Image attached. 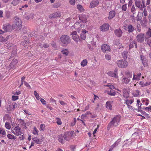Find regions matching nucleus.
I'll list each match as a JSON object with an SVG mask.
<instances>
[{
	"label": "nucleus",
	"instance_id": "f257e3e1",
	"mask_svg": "<svg viewBox=\"0 0 151 151\" xmlns=\"http://www.w3.org/2000/svg\"><path fill=\"white\" fill-rule=\"evenodd\" d=\"M120 119L121 116L120 115L116 116L113 118L112 121L108 125L107 127L108 130H109L111 127H112L114 126L117 127L119 125Z\"/></svg>",
	"mask_w": 151,
	"mask_h": 151
},
{
	"label": "nucleus",
	"instance_id": "f03ea898",
	"mask_svg": "<svg viewBox=\"0 0 151 151\" xmlns=\"http://www.w3.org/2000/svg\"><path fill=\"white\" fill-rule=\"evenodd\" d=\"M11 128V132L14 135L19 136L23 134L21 128L18 125L16 126H13Z\"/></svg>",
	"mask_w": 151,
	"mask_h": 151
},
{
	"label": "nucleus",
	"instance_id": "7ed1b4c3",
	"mask_svg": "<svg viewBox=\"0 0 151 151\" xmlns=\"http://www.w3.org/2000/svg\"><path fill=\"white\" fill-rule=\"evenodd\" d=\"M22 21L18 17H15L14 19L13 24H12L14 29H20L22 26Z\"/></svg>",
	"mask_w": 151,
	"mask_h": 151
},
{
	"label": "nucleus",
	"instance_id": "20e7f679",
	"mask_svg": "<svg viewBox=\"0 0 151 151\" xmlns=\"http://www.w3.org/2000/svg\"><path fill=\"white\" fill-rule=\"evenodd\" d=\"M60 40L62 44L63 45H67L70 42V37L67 35H62L60 38Z\"/></svg>",
	"mask_w": 151,
	"mask_h": 151
},
{
	"label": "nucleus",
	"instance_id": "39448f33",
	"mask_svg": "<svg viewBox=\"0 0 151 151\" xmlns=\"http://www.w3.org/2000/svg\"><path fill=\"white\" fill-rule=\"evenodd\" d=\"M116 64L118 67L121 68H125L128 65V62L125 60H121L117 61Z\"/></svg>",
	"mask_w": 151,
	"mask_h": 151
},
{
	"label": "nucleus",
	"instance_id": "423d86ee",
	"mask_svg": "<svg viewBox=\"0 0 151 151\" xmlns=\"http://www.w3.org/2000/svg\"><path fill=\"white\" fill-rule=\"evenodd\" d=\"M135 4L137 8L141 10H142L143 8L145 7V1L144 0H142V1L139 0L136 1Z\"/></svg>",
	"mask_w": 151,
	"mask_h": 151
},
{
	"label": "nucleus",
	"instance_id": "0eeeda50",
	"mask_svg": "<svg viewBox=\"0 0 151 151\" xmlns=\"http://www.w3.org/2000/svg\"><path fill=\"white\" fill-rule=\"evenodd\" d=\"M75 135L74 131H71L66 132L64 135L65 140L68 141Z\"/></svg>",
	"mask_w": 151,
	"mask_h": 151
},
{
	"label": "nucleus",
	"instance_id": "6e6552de",
	"mask_svg": "<svg viewBox=\"0 0 151 151\" xmlns=\"http://www.w3.org/2000/svg\"><path fill=\"white\" fill-rule=\"evenodd\" d=\"M2 29L6 32L12 31L14 29L13 26L9 23H6L3 26Z\"/></svg>",
	"mask_w": 151,
	"mask_h": 151
},
{
	"label": "nucleus",
	"instance_id": "1a4fd4ad",
	"mask_svg": "<svg viewBox=\"0 0 151 151\" xmlns=\"http://www.w3.org/2000/svg\"><path fill=\"white\" fill-rule=\"evenodd\" d=\"M108 75L110 76L114 77L115 78H118L119 77L118 75V69L115 68L114 72L110 71L107 73Z\"/></svg>",
	"mask_w": 151,
	"mask_h": 151
},
{
	"label": "nucleus",
	"instance_id": "9d476101",
	"mask_svg": "<svg viewBox=\"0 0 151 151\" xmlns=\"http://www.w3.org/2000/svg\"><path fill=\"white\" fill-rule=\"evenodd\" d=\"M137 41L139 42H143L144 40V34L140 33L136 37Z\"/></svg>",
	"mask_w": 151,
	"mask_h": 151
},
{
	"label": "nucleus",
	"instance_id": "9b49d317",
	"mask_svg": "<svg viewBox=\"0 0 151 151\" xmlns=\"http://www.w3.org/2000/svg\"><path fill=\"white\" fill-rule=\"evenodd\" d=\"M73 39L75 41L78 42L80 39L79 36L77 35L76 31H74L71 33Z\"/></svg>",
	"mask_w": 151,
	"mask_h": 151
},
{
	"label": "nucleus",
	"instance_id": "f8f14e48",
	"mask_svg": "<svg viewBox=\"0 0 151 151\" xmlns=\"http://www.w3.org/2000/svg\"><path fill=\"white\" fill-rule=\"evenodd\" d=\"M109 25L108 24H104L101 26L100 27L101 31H106L109 29Z\"/></svg>",
	"mask_w": 151,
	"mask_h": 151
},
{
	"label": "nucleus",
	"instance_id": "ddd939ff",
	"mask_svg": "<svg viewBox=\"0 0 151 151\" xmlns=\"http://www.w3.org/2000/svg\"><path fill=\"white\" fill-rule=\"evenodd\" d=\"M99 4V2L98 0L92 1L90 3L89 7L91 8H93L97 6Z\"/></svg>",
	"mask_w": 151,
	"mask_h": 151
},
{
	"label": "nucleus",
	"instance_id": "4468645a",
	"mask_svg": "<svg viewBox=\"0 0 151 151\" xmlns=\"http://www.w3.org/2000/svg\"><path fill=\"white\" fill-rule=\"evenodd\" d=\"M79 20L83 23H85L87 22V17L84 14L80 15L79 16Z\"/></svg>",
	"mask_w": 151,
	"mask_h": 151
},
{
	"label": "nucleus",
	"instance_id": "2eb2a0df",
	"mask_svg": "<svg viewBox=\"0 0 151 151\" xmlns=\"http://www.w3.org/2000/svg\"><path fill=\"white\" fill-rule=\"evenodd\" d=\"M101 50L104 52H105L107 51H110V47L107 44H104L101 46Z\"/></svg>",
	"mask_w": 151,
	"mask_h": 151
},
{
	"label": "nucleus",
	"instance_id": "dca6fc26",
	"mask_svg": "<svg viewBox=\"0 0 151 151\" xmlns=\"http://www.w3.org/2000/svg\"><path fill=\"white\" fill-rule=\"evenodd\" d=\"M121 141V138L119 139L116 141L111 146V148L109 150V151H112L113 149L118 146L119 142Z\"/></svg>",
	"mask_w": 151,
	"mask_h": 151
},
{
	"label": "nucleus",
	"instance_id": "f3484780",
	"mask_svg": "<svg viewBox=\"0 0 151 151\" xmlns=\"http://www.w3.org/2000/svg\"><path fill=\"white\" fill-rule=\"evenodd\" d=\"M148 21L146 17H144L143 19L140 22V24L142 27H145L147 24Z\"/></svg>",
	"mask_w": 151,
	"mask_h": 151
},
{
	"label": "nucleus",
	"instance_id": "a211bd4d",
	"mask_svg": "<svg viewBox=\"0 0 151 151\" xmlns=\"http://www.w3.org/2000/svg\"><path fill=\"white\" fill-rule=\"evenodd\" d=\"M141 60L142 61V63L143 65L145 67H147V60L146 58L143 55H141L140 56Z\"/></svg>",
	"mask_w": 151,
	"mask_h": 151
},
{
	"label": "nucleus",
	"instance_id": "6ab92c4d",
	"mask_svg": "<svg viewBox=\"0 0 151 151\" xmlns=\"http://www.w3.org/2000/svg\"><path fill=\"white\" fill-rule=\"evenodd\" d=\"M113 103V101H107L106 102V108L108 110H112V104Z\"/></svg>",
	"mask_w": 151,
	"mask_h": 151
},
{
	"label": "nucleus",
	"instance_id": "aec40b11",
	"mask_svg": "<svg viewBox=\"0 0 151 151\" xmlns=\"http://www.w3.org/2000/svg\"><path fill=\"white\" fill-rule=\"evenodd\" d=\"M60 15L61 14L60 12H58L49 15V17L50 18H54L56 17H60Z\"/></svg>",
	"mask_w": 151,
	"mask_h": 151
},
{
	"label": "nucleus",
	"instance_id": "412c9836",
	"mask_svg": "<svg viewBox=\"0 0 151 151\" xmlns=\"http://www.w3.org/2000/svg\"><path fill=\"white\" fill-rule=\"evenodd\" d=\"M115 12L114 10L111 11L109 13L108 18L109 19H111L113 18L115 16Z\"/></svg>",
	"mask_w": 151,
	"mask_h": 151
},
{
	"label": "nucleus",
	"instance_id": "4be33fe9",
	"mask_svg": "<svg viewBox=\"0 0 151 151\" xmlns=\"http://www.w3.org/2000/svg\"><path fill=\"white\" fill-rule=\"evenodd\" d=\"M122 82L126 84H127L129 83L130 81V79L129 77H122Z\"/></svg>",
	"mask_w": 151,
	"mask_h": 151
},
{
	"label": "nucleus",
	"instance_id": "5701e85b",
	"mask_svg": "<svg viewBox=\"0 0 151 151\" xmlns=\"http://www.w3.org/2000/svg\"><path fill=\"white\" fill-rule=\"evenodd\" d=\"M114 33L117 37H120L122 35V32L120 29H118L115 30Z\"/></svg>",
	"mask_w": 151,
	"mask_h": 151
},
{
	"label": "nucleus",
	"instance_id": "b1692460",
	"mask_svg": "<svg viewBox=\"0 0 151 151\" xmlns=\"http://www.w3.org/2000/svg\"><path fill=\"white\" fill-rule=\"evenodd\" d=\"M141 74L140 73H137V75H133V77L132 79L133 80L139 81L140 80V77L141 76Z\"/></svg>",
	"mask_w": 151,
	"mask_h": 151
},
{
	"label": "nucleus",
	"instance_id": "393cba45",
	"mask_svg": "<svg viewBox=\"0 0 151 151\" xmlns=\"http://www.w3.org/2000/svg\"><path fill=\"white\" fill-rule=\"evenodd\" d=\"M88 32L85 29H83L82 32L80 34V37L81 39L83 40L85 39L86 38V33Z\"/></svg>",
	"mask_w": 151,
	"mask_h": 151
},
{
	"label": "nucleus",
	"instance_id": "a878e982",
	"mask_svg": "<svg viewBox=\"0 0 151 151\" xmlns=\"http://www.w3.org/2000/svg\"><path fill=\"white\" fill-rule=\"evenodd\" d=\"M134 46H135L136 48H137V46L136 42L135 41H130L129 44V49H130L133 47Z\"/></svg>",
	"mask_w": 151,
	"mask_h": 151
},
{
	"label": "nucleus",
	"instance_id": "bb28decb",
	"mask_svg": "<svg viewBox=\"0 0 151 151\" xmlns=\"http://www.w3.org/2000/svg\"><path fill=\"white\" fill-rule=\"evenodd\" d=\"M123 95L124 98L127 99L129 96V93L126 89H124L123 90Z\"/></svg>",
	"mask_w": 151,
	"mask_h": 151
},
{
	"label": "nucleus",
	"instance_id": "cd10ccee",
	"mask_svg": "<svg viewBox=\"0 0 151 151\" xmlns=\"http://www.w3.org/2000/svg\"><path fill=\"white\" fill-rule=\"evenodd\" d=\"M18 63V60L16 59H14L11 62L10 66L11 68H14Z\"/></svg>",
	"mask_w": 151,
	"mask_h": 151
},
{
	"label": "nucleus",
	"instance_id": "c85d7f7f",
	"mask_svg": "<svg viewBox=\"0 0 151 151\" xmlns=\"http://www.w3.org/2000/svg\"><path fill=\"white\" fill-rule=\"evenodd\" d=\"M145 41L147 44L149 45L150 47L151 50V39L150 38L145 37Z\"/></svg>",
	"mask_w": 151,
	"mask_h": 151
},
{
	"label": "nucleus",
	"instance_id": "c756f323",
	"mask_svg": "<svg viewBox=\"0 0 151 151\" xmlns=\"http://www.w3.org/2000/svg\"><path fill=\"white\" fill-rule=\"evenodd\" d=\"M151 37V28H149L147 31L146 33L145 37Z\"/></svg>",
	"mask_w": 151,
	"mask_h": 151
},
{
	"label": "nucleus",
	"instance_id": "7c9ffc66",
	"mask_svg": "<svg viewBox=\"0 0 151 151\" xmlns=\"http://www.w3.org/2000/svg\"><path fill=\"white\" fill-rule=\"evenodd\" d=\"M127 29L129 33L132 32L134 31V27L131 24H129L128 25Z\"/></svg>",
	"mask_w": 151,
	"mask_h": 151
},
{
	"label": "nucleus",
	"instance_id": "2f4dec72",
	"mask_svg": "<svg viewBox=\"0 0 151 151\" xmlns=\"http://www.w3.org/2000/svg\"><path fill=\"white\" fill-rule=\"evenodd\" d=\"M132 95L134 97H138L140 95V93L138 90H136L133 92Z\"/></svg>",
	"mask_w": 151,
	"mask_h": 151
},
{
	"label": "nucleus",
	"instance_id": "473e14b6",
	"mask_svg": "<svg viewBox=\"0 0 151 151\" xmlns=\"http://www.w3.org/2000/svg\"><path fill=\"white\" fill-rule=\"evenodd\" d=\"M29 41L28 40V38L26 37L24 38V41L22 42V44L23 45H24L25 47L26 45H27V44H29Z\"/></svg>",
	"mask_w": 151,
	"mask_h": 151
},
{
	"label": "nucleus",
	"instance_id": "72a5a7b5",
	"mask_svg": "<svg viewBox=\"0 0 151 151\" xmlns=\"http://www.w3.org/2000/svg\"><path fill=\"white\" fill-rule=\"evenodd\" d=\"M32 140L33 141L37 144H40L41 143V141H40V139L37 137H34L32 138Z\"/></svg>",
	"mask_w": 151,
	"mask_h": 151
},
{
	"label": "nucleus",
	"instance_id": "f704fd0d",
	"mask_svg": "<svg viewBox=\"0 0 151 151\" xmlns=\"http://www.w3.org/2000/svg\"><path fill=\"white\" fill-rule=\"evenodd\" d=\"M125 75L128 76L129 78H132V72H130L129 70H127L125 72Z\"/></svg>",
	"mask_w": 151,
	"mask_h": 151
},
{
	"label": "nucleus",
	"instance_id": "c9c22d12",
	"mask_svg": "<svg viewBox=\"0 0 151 151\" xmlns=\"http://www.w3.org/2000/svg\"><path fill=\"white\" fill-rule=\"evenodd\" d=\"M18 122L19 123V124L22 126H24V128H25L26 127V123L24 122V121L22 119H19L18 121Z\"/></svg>",
	"mask_w": 151,
	"mask_h": 151
},
{
	"label": "nucleus",
	"instance_id": "e433bc0d",
	"mask_svg": "<svg viewBox=\"0 0 151 151\" xmlns=\"http://www.w3.org/2000/svg\"><path fill=\"white\" fill-rule=\"evenodd\" d=\"M77 9H78V10L81 12H83L84 11V9L83 6L80 4H78L77 5Z\"/></svg>",
	"mask_w": 151,
	"mask_h": 151
},
{
	"label": "nucleus",
	"instance_id": "4c0bfd02",
	"mask_svg": "<svg viewBox=\"0 0 151 151\" xmlns=\"http://www.w3.org/2000/svg\"><path fill=\"white\" fill-rule=\"evenodd\" d=\"M88 61L86 59H84L81 62V65L82 67H84L87 65Z\"/></svg>",
	"mask_w": 151,
	"mask_h": 151
},
{
	"label": "nucleus",
	"instance_id": "58836bf2",
	"mask_svg": "<svg viewBox=\"0 0 151 151\" xmlns=\"http://www.w3.org/2000/svg\"><path fill=\"white\" fill-rule=\"evenodd\" d=\"M64 138V136L62 134H60L58 136V140L59 142L62 143L63 142V138Z\"/></svg>",
	"mask_w": 151,
	"mask_h": 151
},
{
	"label": "nucleus",
	"instance_id": "ea45409f",
	"mask_svg": "<svg viewBox=\"0 0 151 151\" xmlns=\"http://www.w3.org/2000/svg\"><path fill=\"white\" fill-rule=\"evenodd\" d=\"M85 26V25L84 24H81L80 26L77 28V31L79 32L80 31L82 30L83 29H82V28H84Z\"/></svg>",
	"mask_w": 151,
	"mask_h": 151
},
{
	"label": "nucleus",
	"instance_id": "a19ab883",
	"mask_svg": "<svg viewBox=\"0 0 151 151\" xmlns=\"http://www.w3.org/2000/svg\"><path fill=\"white\" fill-rule=\"evenodd\" d=\"M32 133L35 135H38L39 134V131L37 129L36 127L33 128V130Z\"/></svg>",
	"mask_w": 151,
	"mask_h": 151
},
{
	"label": "nucleus",
	"instance_id": "79ce46f5",
	"mask_svg": "<svg viewBox=\"0 0 151 151\" xmlns=\"http://www.w3.org/2000/svg\"><path fill=\"white\" fill-rule=\"evenodd\" d=\"M124 101H125V103H125L127 105H128V104H131L133 102V101L132 99H124Z\"/></svg>",
	"mask_w": 151,
	"mask_h": 151
},
{
	"label": "nucleus",
	"instance_id": "37998d69",
	"mask_svg": "<svg viewBox=\"0 0 151 151\" xmlns=\"http://www.w3.org/2000/svg\"><path fill=\"white\" fill-rule=\"evenodd\" d=\"M128 54V52L127 51H124L122 53V57L126 59L127 58Z\"/></svg>",
	"mask_w": 151,
	"mask_h": 151
},
{
	"label": "nucleus",
	"instance_id": "c03bdc74",
	"mask_svg": "<svg viewBox=\"0 0 151 151\" xmlns=\"http://www.w3.org/2000/svg\"><path fill=\"white\" fill-rule=\"evenodd\" d=\"M21 0H14L12 2V4L14 6L17 5Z\"/></svg>",
	"mask_w": 151,
	"mask_h": 151
},
{
	"label": "nucleus",
	"instance_id": "a18cd8bd",
	"mask_svg": "<svg viewBox=\"0 0 151 151\" xmlns=\"http://www.w3.org/2000/svg\"><path fill=\"white\" fill-rule=\"evenodd\" d=\"M61 5V4L59 2H57L52 5V7L53 8H56L60 7Z\"/></svg>",
	"mask_w": 151,
	"mask_h": 151
},
{
	"label": "nucleus",
	"instance_id": "49530a36",
	"mask_svg": "<svg viewBox=\"0 0 151 151\" xmlns=\"http://www.w3.org/2000/svg\"><path fill=\"white\" fill-rule=\"evenodd\" d=\"M56 122L58 125H60L62 124V122L61 121V119L58 118L57 117L56 118Z\"/></svg>",
	"mask_w": 151,
	"mask_h": 151
},
{
	"label": "nucleus",
	"instance_id": "de8ad7c7",
	"mask_svg": "<svg viewBox=\"0 0 151 151\" xmlns=\"http://www.w3.org/2000/svg\"><path fill=\"white\" fill-rule=\"evenodd\" d=\"M34 17V14L32 13H31L29 14L28 16H27L26 18L27 19H32Z\"/></svg>",
	"mask_w": 151,
	"mask_h": 151
},
{
	"label": "nucleus",
	"instance_id": "09e8293b",
	"mask_svg": "<svg viewBox=\"0 0 151 151\" xmlns=\"http://www.w3.org/2000/svg\"><path fill=\"white\" fill-rule=\"evenodd\" d=\"M7 137L9 139H16L14 135L11 134H9L7 135Z\"/></svg>",
	"mask_w": 151,
	"mask_h": 151
},
{
	"label": "nucleus",
	"instance_id": "8fccbe9b",
	"mask_svg": "<svg viewBox=\"0 0 151 151\" xmlns=\"http://www.w3.org/2000/svg\"><path fill=\"white\" fill-rule=\"evenodd\" d=\"M34 95L36 97V99L37 100H39L40 99V98L39 96V94L37 93L36 91H34Z\"/></svg>",
	"mask_w": 151,
	"mask_h": 151
},
{
	"label": "nucleus",
	"instance_id": "3c124183",
	"mask_svg": "<svg viewBox=\"0 0 151 151\" xmlns=\"http://www.w3.org/2000/svg\"><path fill=\"white\" fill-rule=\"evenodd\" d=\"M5 127L8 129H9L11 128V126L9 123L6 122L5 124Z\"/></svg>",
	"mask_w": 151,
	"mask_h": 151
},
{
	"label": "nucleus",
	"instance_id": "603ef678",
	"mask_svg": "<svg viewBox=\"0 0 151 151\" xmlns=\"http://www.w3.org/2000/svg\"><path fill=\"white\" fill-rule=\"evenodd\" d=\"M140 101L138 99L137 101V105L138 106V109H141V106L142 105L141 103H140Z\"/></svg>",
	"mask_w": 151,
	"mask_h": 151
},
{
	"label": "nucleus",
	"instance_id": "864d4df0",
	"mask_svg": "<svg viewBox=\"0 0 151 151\" xmlns=\"http://www.w3.org/2000/svg\"><path fill=\"white\" fill-rule=\"evenodd\" d=\"M127 4H125L123 5L122 7V11H125L127 9Z\"/></svg>",
	"mask_w": 151,
	"mask_h": 151
},
{
	"label": "nucleus",
	"instance_id": "5fc2aeb1",
	"mask_svg": "<svg viewBox=\"0 0 151 151\" xmlns=\"http://www.w3.org/2000/svg\"><path fill=\"white\" fill-rule=\"evenodd\" d=\"M136 10V9L135 6L134 5H133L132 6V7L131 8V12L133 14H134L135 13V11Z\"/></svg>",
	"mask_w": 151,
	"mask_h": 151
},
{
	"label": "nucleus",
	"instance_id": "6e6d98bb",
	"mask_svg": "<svg viewBox=\"0 0 151 151\" xmlns=\"http://www.w3.org/2000/svg\"><path fill=\"white\" fill-rule=\"evenodd\" d=\"M45 124H42L40 125V130L42 131H44L45 130Z\"/></svg>",
	"mask_w": 151,
	"mask_h": 151
},
{
	"label": "nucleus",
	"instance_id": "4d7b16f0",
	"mask_svg": "<svg viewBox=\"0 0 151 151\" xmlns=\"http://www.w3.org/2000/svg\"><path fill=\"white\" fill-rule=\"evenodd\" d=\"M62 53L66 55H67L68 54V51L67 49H65L62 51Z\"/></svg>",
	"mask_w": 151,
	"mask_h": 151
},
{
	"label": "nucleus",
	"instance_id": "13d9d810",
	"mask_svg": "<svg viewBox=\"0 0 151 151\" xmlns=\"http://www.w3.org/2000/svg\"><path fill=\"white\" fill-rule=\"evenodd\" d=\"M0 134L5 135L6 133L4 130L1 128H0Z\"/></svg>",
	"mask_w": 151,
	"mask_h": 151
},
{
	"label": "nucleus",
	"instance_id": "bf43d9fd",
	"mask_svg": "<svg viewBox=\"0 0 151 151\" xmlns=\"http://www.w3.org/2000/svg\"><path fill=\"white\" fill-rule=\"evenodd\" d=\"M108 94L111 96H114L116 94V93L114 91H111L110 90V91L108 92Z\"/></svg>",
	"mask_w": 151,
	"mask_h": 151
},
{
	"label": "nucleus",
	"instance_id": "052dcab7",
	"mask_svg": "<svg viewBox=\"0 0 151 151\" xmlns=\"http://www.w3.org/2000/svg\"><path fill=\"white\" fill-rule=\"evenodd\" d=\"M107 86L109 87L110 89H115L117 90L116 88H115L114 86L112 84H108L107 85Z\"/></svg>",
	"mask_w": 151,
	"mask_h": 151
},
{
	"label": "nucleus",
	"instance_id": "680f3d73",
	"mask_svg": "<svg viewBox=\"0 0 151 151\" xmlns=\"http://www.w3.org/2000/svg\"><path fill=\"white\" fill-rule=\"evenodd\" d=\"M6 39L2 36H0V41L1 42H4L6 41Z\"/></svg>",
	"mask_w": 151,
	"mask_h": 151
},
{
	"label": "nucleus",
	"instance_id": "e2e57ef3",
	"mask_svg": "<svg viewBox=\"0 0 151 151\" xmlns=\"http://www.w3.org/2000/svg\"><path fill=\"white\" fill-rule=\"evenodd\" d=\"M69 3L71 5H74L76 4V0H69Z\"/></svg>",
	"mask_w": 151,
	"mask_h": 151
},
{
	"label": "nucleus",
	"instance_id": "0e129e2a",
	"mask_svg": "<svg viewBox=\"0 0 151 151\" xmlns=\"http://www.w3.org/2000/svg\"><path fill=\"white\" fill-rule=\"evenodd\" d=\"M89 114H91V113H90L89 111H87L85 114H82L81 116L86 117Z\"/></svg>",
	"mask_w": 151,
	"mask_h": 151
},
{
	"label": "nucleus",
	"instance_id": "69168bd1",
	"mask_svg": "<svg viewBox=\"0 0 151 151\" xmlns=\"http://www.w3.org/2000/svg\"><path fill=\"white\" fill-rule=\"evenodd\" d=\"M120 41L119 40H116L114 42V44L116 45H118L120 43Z\"/></svg>",
	"mask_w": 151,
	"mask_h": 151
},
{
	"label": "nucleus",
	"instance_id": "338daca9",
	"mask_svg": "<svg viewBox=\"0 0 151 151\" xmlns=\"http://www.w3.org/2000/svg\"><path fill=\"white\" fill-rule=\"evenodd\" d=\"M105 58L106 59L108 60H109L111 59V56L107 54L106 55Z\"/></svg>",
	"mask_w": 151,
	"mask_h": 151
},
{
	"label": "nucleus",
	"instance_id": "774afa93",
	"mask_svg": "<svg viewBox=\"0 0 151 151\" xmlns=\"http://www.w3.org/2000/svg\"><path fill=\"white\" fill-rule=\"evenodd\" d=\"M133 3L132 0H130L128 3V7L131 6Z\"/></svg>",
	"mask_w": 151,
	"mask_h": 151
}]
</instances>
